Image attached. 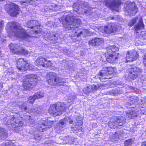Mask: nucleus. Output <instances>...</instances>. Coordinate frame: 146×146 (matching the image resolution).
<instances>
[{"mask_svg":"<svg viewBox=\"0 0 146 146\" xmlns=\"http://www.w3.org/2000/svg\"><path fill=\"white\" fill-rule=\"evenodd\" d=\"M7 27L11 32L14 33L16 36L28 40L30 36L21 26L17 25L15 22L8 24Z\"/></svg>","mask_w":146,"mask_h":146,"instance_id":"nucleus-1","label":"nucleus"},{"mask_svg":"<svg viewBox=\"0 0 146 146\" xmlns=\"http://www.w3.org/2000/svg\"><path fill=\"white\" fill-rule=\"evenodd\" d=\"M63 27L66 30H74L77 28L81 23L80 19L72 15H67L62 23Z\"/></svg>","mask_w":146,"mask_h":146,"instance_id":"nucleus-2","label":"nucleus"},{"mask_svg":"<svg viewBox=\"0 0 146 146\" xmlns=\"http://www.w3.org/2000/svg\"><path fill=\"white\" fill-rule=\"evenodd\" d=\"M108 56L106 57V61L110 63H112L117 60L119 56V54L115 52L118 50L117 47L115 45L110 46L106 48Z\"/></svg>","mask_w":146,"mask_h":146,"instance_id":"nucleus-3","label":"nucleus"},{"mask_svg":"<svg viewBox=\"0 0 146 146\" xmlns=\"http://www.w3.org/2000/svg\"><path fill=\"white\" fill-rule=\"evenodd\" d=\"M38 81L36 75L32 74L27 75L24 80L23 87L25 90H28L35 86Z\"/></svg>","mask_w":146,"mask_h":146,"instance_id":"nucleus-4","label":"nucleus"},{"mask_svg":"<svg viewBox=\"0 0 146 146\" xmlns=\"http://www.w3.org/2000/svg\"><path fill=\"white\" fill-rule=\"evenodd\" d=\"M65 105L63 103L61 102L52 105L49 109V112L50 114H53L54 117L60 115L62 112L65 110L66 107Z\"/></svg>","mask_w":146,"mask_h":146,"instance_id":"nucleus-5","label":"nucleus"},{"mask_svg":"<svg viewBox=\"0 0 146 146\" xmlns=\"http://www.w3.org/2000/svg\"><path fill=\"white\" fill-rule=\"evenodd\" d=\"M82 7V6L80 5L79 3L78 2L74 3L73 5V8L75 11L86 14L87 16L91 15L94 18H96V15L95 13H93V9L92 8L87 7H84V8Z\"/></svg>","mask_w":146,"mask_h":146,"instance_id":"nucleus-6","label":"nucleus"},{"mask_svg":"<svg viewBox=\"0 0 146 146\" xmlns=\"http://www.w3.org/2000/svg\"><path fill=\"white\" fill-rule=\"evenodd\" d=\"M128 74L125 77L129 80H132L137 78L142 72V70L137 67L129 68L127 71Z\"/></svg>","mask_w":146,"mask_h":146,"instance_id":"nucleus-7","label":"nucleus"},{"mask_svg":"<svg viewBox=\"0 0 146 146\" xmlns=\"http://www.w3.org/2000/svg\"><path fill=\"white\" fill-rule=\"evenodd\" d=\"M47 80L50 85H55L60 83L62 85L65 82L64 80L58 76L56 73L50 72L47 75Z\"/></svg>","mask_w":146,"mask_h":146,"instance_id":"nucleus-8","label":"nucleus"},{"mask_svg":"<svg viewBox=\"0 0 146 146\" xmlns=\"http://www.w3.org/2000/svg\"><path fill=\"white\" fill-rule=\"evenodd\" d=\"M124 10L125 12H127L129 15L132 16L137 12L138 9L135 3L128 1L124 4Z\"/></svg>","mask_w":146,"mask_h":146,"instance_id":"nucleus-9","label":"nucleus"},{"mask_svg":"<svg viewBox=\"0 0 146 146\" xmlns=\"http://www.w3.org/2000/svg\"><path fill=\"white\" fill-rule=\"evenodd\" d=\"M5 9L11 16H15L18 14L19 8L18 6L13 3L7 4L5 6Z\"/></svg>","mask_w":146,"mask_h":146,"instance_id":"nucleus-10","label":"nucleus"},{"mask_svg":"<svg viewBox=\"0 0 146 146\" xmlns=\"http://www.w3.org/2000/svg\"><path fill=\"white\" fill-rule=\"evenodd\" d=\"M11 51L13 53L17 54H27V51L23 48L20 44L10 43L9 45Z\"/></svg>","mask_w":146,"mask_h":146,"instance_id":"nucleus-11","label":"nucleus"},{"mask_svg":"<svg viewBox=\"0 0 146 146\" xmlns=\"http://www.w3.org/2000/svg\"><path fill=\"white\" fill-rule=\"evenodd\" d=\"M114 71L112 67H104L99 72V76H100L99 78L101 80L110 78H111L110 76L113 73Z\"/></svg>","mask_w":146,"mask_h":146,"instance_id":"nucleus-12","label":"nucleus"},{"mask_svg":"<svg viewBox=\"0 0 146 146\" xmlns=\"http://www.w3.org/2000/svg\"><path fill=\"white\" fill-rule=\"evenodd\" d=\"M27 26L28 28L32 29V31H31V34H38L40 32V30L39 28L40 25L37 21L32 20L28 21L27 23Z\"/></svg>","mask_w":146,"mask_h":146,"instance_id":"nucleus-13","label":"nucleus"},{"mask_svg":"<svg viewBox=\"0 0 146 146\" xmlns=\"http://www.w3.org/2000/svg\"><path fill=\"white\" fill-rule=\"evenodd\" d=\"M17 67L20 71H23L27 70H30L31 68L29 66V64L23 58H21L17 61Z\"/></svg>","mask_w":146,"mask_h":146,"instance_id":"nucleus-14","label":"nucleus"},{"mask_svg":"<svg viewBox=\"0 0 146 146\" xmlns=\"http://www.w3.org/2000/svg\"><path fill=\"white\" fill-rule=\"evenodd\" d=\"M99 29L103 33L110 34L116 31L117 30V28L115 24H109L107 26L100 28Z\"/></svg>","mask_w":146,"mask_h":146,"instance_id":"nucleus-15","label":"nucleus"},{"mask_svg":"<svg viewBox=\"0 0 146 146\" xmlns=\"http://www.w3.org/2000/svg\"><path fill=\"white\" fill-rule=\"evenodd\" d=\"M105 3L107 6L112 10L118 11L120 4L119 1L115 0H107L105 1Z\"/></svg>","mask_w":146,"mask_h":146,"instance_id":"nucleus-16","label":"nucleus"},{"mask_svg":"<svg viewBox=\"0 0 146 146\" xmlns=\"http://www.w3.org/2000/svg\"><path fill=\"white\" fill-rule=\"evenodd\" d=\"M138 57L139 55L136 51L128 52L126 54V60L127 62H132L136 60Z\"/></svg>","mask_w":146,"mask_h":146,"instance_id":"nucleus-17","label":"nucleus"},{"mask_svg":"<svg viewBox=\"0 0 146 146\" xmlns=\"http://www.w3.org/2000/svg\"><path fill=\"white\" fill-rule=\"evenodd\" d=\"M26 103L24 102L22 103V104L19 106V107L22 111H24L26 112L31 113L33 112L35 113H39V111L38 110L37 108H32L31 109H29L27 107Z\"/></svg>","mask_w":146,"mask_h":146,"instance_id":"nucleus-18","label":"nucleus"},{"mask_svg":"<svg viewBox=\"0 0 146 146\" xmlns=\"http://www.w3.org/2000/svg\"><path fill=\"white\" fill-rule=\"evenodd\" d=\"M102 86L99 84L88 86L83 89V91L86 94H88L91 92L99 89H101Z\"/></svg>","mask_w":146,"mask_h":146,"instance_id":"nucleus-19","label":"nucleus"},{"mask_svg":"<svg viewBox=\"0 0 146 146\" xmlns=\"http://www.w3.org/2000/svg\"><path fill=\"white\" fill-rule=\"evenodd\" d=\"M15 1H19L20 4H23L24 3L30 4L34 6L38 5L40 0H14ZM25 5L26 4H24Z\"/></svg>","mask_w":146,"mask_h":146,"instance_id":"nucleus-20","label":"nucleus"},{"mask_svg":"<svg viewBox=\"0 0 146 146\" xmlns=\"http://www.w3.org/2000/svg\"><path fill=\"white\" fill-rule=\"evenodd\" d=\"M144 26L142 17L140 18L137 24L135 26V31L137 33H139L140 31L144 28Z\"/></svg>","mask_w":146,"mask_h":146,"instance_id":"nucleus-21","label":"nucleus"},{"mask_svg":"<svg viewBox=\"0 0 146 146\" xmlns=\"http://www.w3.org/2000/svg\"><path fill=\"white\" fill-rule=\"evenodd\" d=\"M104 40L102 38H96L90 41L88 43L90 45H99L102 44L104 42Z\"/></svg>","mask_w":146,"mask_h":146,"instance_id":"nucleus-22","label":"nucleus"},{"mask_svg":"<svg viewBox=\"0 0 146 146\" xmlns=\"http://www.w3.org/2000/svg\"><path fill=\"white\" fill-rule=\"evenodd\" d=\"M16 115H14L11 118V120L13 121L16 123L15 125L18 126H21L23 125V122L21 121L20 119L17 118L19 115V113H15Z\"/></svg>","mask_w":146,"mask_h":146,"instance_id":"nucleus-23","label":"nucleus"},{"mask_svg":"<svg viewBox=\"0 0 146 146\" xmlns=\"http://www.w3.org/2000/svg\"><path fill=\"white\" fill-rule=\"evenodd\" d=\"M88 30L86 29H84L82 30H77V31L74 32L75 33L74 35H76L77 37L81 36H83L86 35H88Z\"/></svg>","mask_w":146,"mask_h":146,"instance_id":"nucleus-24","label":"nucleus"},{"mask_svg":"<svg viewBox=\"0 0 146 146\" xmlns=\"http://www.w3.org/2000/svg\"><path fill=\"white\" fill-rule=\"evenodd\" d=\"M117 119H116L115 117L111 118L109 122L108 123L109 127L111 129H113L114 127H116L118 126L116 120Z\"/></svg>","mask_w":146,"mask_h":146,"instance_id":"nucleus-25","label":"nucleus"},{"mask_svg":"<svg viewBox=\"0 0 146 146\" xmlns=\"http://www.w3.org/2000/svg\"><path fill=\"white\" fill-rule=\"evenodd\" d=\"M138 115V113L135 111H129L126 113V116L129 119L133 118L136 117Z\"/></svg>","mask_w":146,"mask_h":146,"instance_id":"nucleus-26","label":"nucleus"},{"mask_svg":"<svg viewBox=\"0 0 146 146\" xmlns=\"http://www.w3.org/2000/svg\"><path fill=\"white\" fill-rule=\"evenodd\" d=\"M45 60V58L42 57H38L36 60L35 63L36 66H42L43 67L44 65L43 62L44 60Z\"/></svg>","mask_w":146,"mask_h":146,"instance_id":"nucleus-27","label":"nucleus"},{"mask_svg":"<svg viewBox=\"0 0 146 146\" xmlns=\"http://www.w3.org/2000/svg\"><path fill=\"white\" fill-rule=\"evenodd\" d=\"M116 119H117L116 120L118 126H121L125 123L126 119L123 117H115Z\"/></svg>","mask_w":146,"mask_h":146,"instance_id":"nucleus-28","label":"nucleus"},{"mask_svg":"<svg viewBox=\"0 0 146 146\" xmlns=\"http://www.w3.org/2000/svg\"><path fill=\"white\" fill-rule=\"evenodd\" d=\"M7 133L4 129L0 127V139L5 138L7 136Z\"/></svg>","mask_w":146,"mask_h":146,"instance_id":"nucleus-29","label":"nucleus"},{"mask_svg":"<svg viewBox=\"0 0 146 146\" xmlns=\"http://www.w3.org/2000/svg\"><path fill=\"white\" fill-rule=\"evenodd\" d=\"M110 93L112 94L114 96H117L118 94H121L122 91L119 88H117L116 89L110 91Z\"/></svg>","mask_w":146,"mask_h":146,"instance_id":"nucleus-30","label":"nucleus"},{"mask_svg":"<svg viewBox=\"0 0 146 146\" xmlns=\"http://www.w3.org/2000/svg\"><path fill=\"white\" fill-rule=\"evenodd\" d=\"M49 123V125H46L44 123H42V124L41 125V128H42V130H43L44 129L46 128H50L52 125L53 123V121H49L48 122Z\"/></svg>","mask_w":146,"mask_h":146,"instance_id":"nucleus-31","label":"nucleus"},{"mask_svg":"<svg viewBox=\"0 0 146 146\" xmlns=\"http://www.w3.org/2000/svg\"><path fill=\"white\" fill-rule=\"evenodd\" d=\"M44 96V93L41 92L36 93L33 95V97L35 98L36 99L41 98Z\"/></svg>","mask_w":146,"mask_h":146,"instance_id":"nucleus-32","label":"nucleus"},{"mask_svg":"<svg viewBox=\"0 0 146 146\" xmlns=\"http://www.w3.org/2000/svg\"><path fill=\"white\" fill-rule=\"evenodd\" d=\"M134 139H129L125 141L124 144L125 146H130L134 142Z\"/></svg>","mask_w":146,"mask_h":146,"instance_id":"nucleus-33","label":"nucleus"},{"mask_svg":"<svg viewBox=\"0 0 146 146\" xmlns=\"http://www.w3.org/2000/svg\"><path fill=\"white\" fill-rule=\"evenodd\" d=\"M52 39L54 41V42H57V41H56V40L58 39L59 38V34L58 33H55L53 35V36L52 37Z\"/></svg>","mask_w":146,"mask_h":146,"instance_id":"nucleus-34","label":"nucleus"},{"mask_svg":"<svg viewBox=\"0 0 146 146\" xmlns=\"http://www.w3.org/2000/svg\"><path fill=\"white\" fill-rule=\"evenodd\" d=\"M138 19V17H137L134 18L128 23V25L130 27L132 26L137 22V20Z\"/></svg>","mask_w":146,"mask_h":146,"instance_id":"nucleus-35","label":"nucleus"},{"mask_svg":"<svg viewBox=\"0 0 146 146\" xmlns=\"http://www.w3.org/2000/svg\"><path fill=\"white\" fill-rule=\"evenodd\" d=\"M36 100L35 98L33 97V96H30L28 99V101L29 103L31 104H33L35 100Z\"/></svg>","mask_w":146,"mask_h":146,"instance_id":"nucleus-36","label":"nucleus"},{"mask_svg":"<svg viewBox=\"0 0 146 146\" xmlns=\"http://www.w3.org/2000/svg\"><path fill=\"white\" fill-rule=\"evenodd\" d=\"M27 119L28 120V121L30 125L34 123V121L30 116L28 117V118H27Z\"/></svg>","mask_w":146,"mask_h":146,"instance_id":"nucleus-37","label":"nucleus"},{"mask_svg":"<svg viewBox=\"0 0 146 146\" xmlns=\"http://www.w3.org/2000/svg\"><path fill=\"white\" fill-rule=\"evenodd\" d=\"M119 138V135H118L117 133H115V134H113L112 135V139L113 140H115Z\"/></svg>","mask_w":146,"mask_h":146,"instance_id":"nucleus-38","label":"nucleus"},{"mask_svg":"<svg viewBox=\"0 0 146 146\" xmlns=\"http://www.w3.org/2000/svg\"><path fill=\"white\" fill-rule=\"evenodd\" d=\"M52 65V63L51 61L50 60L47 61L46 64V65L44 64V65L43 66V67H48L51 66Z\"/></svg>","mask_w":146,"mask_h":146,"instance_id":"nucleus-39","label":"nucleus"},{"mask_svg":"<svg viewBox=\"0 0 146 146\" xmlns=\"http://www.w3.org/2000/svg\"><path fill=\"white\" fill-rule=\"evenodd\" d=\"M80 72L83 74H86V71L85 68H82L80 70Z\"/></svg>","mask_w":146,"mask_h":146,"instance_id":"nucleus-40","label":"nucleus"},{"mask_svg":"<svg viewBox=\"0 0 146 146\" xmlns=\"http://www.w3.org/2000/svg\"><path fill=\"white\" fill-rule=\"evenodd\" d=\"M66 119H62L60 120L59 121V123L62 125H63L65 124L66 123Z\"/></svg>","mask_w":146,"mask_h":146,"instance_id":"nucleus-41","label":"nucleus"},{"mask_svg":"<svg viewBox=\"0 0 146 146\" xmlns=\"http://www.w3.org/2000/svg\"><path fill=\"white\" fill-rule=\"evenodd\" d=\"M7 146H15L14 143L10 141L8 143V144L7 145Z\"/></svg>","mask_w":146,"mask_h":146,"instance_id":"nucleus-42","label":"nucleus"},{"mask_svg":"<svg viewBox=\"0 0 146 146\" xmlns=\"http://www.w3.org/2000/svg\"><path fill=\"white\" fill-rule=\"evenodd\" d=\"M143 62L145 66L146 67V59H143Z\"/></svg>","mask_w":146,"mask_h":146,"instance_id":"nucleus-43","label":"nucleus"},{"mask_svg":"<svg viewBox=\"0 0 146 146\" xmlns=\"http://www.w3.org/2000/svg\"><path fill=\"white\" fill-rule=\"evenodd\" d=\"M141 146H146V141L143 142Z\"/></svg>","mask_w":146,"mask_h":146,"instance_id":"nucleus-44","label":"nucleus"},{"mask_svg":"<svg viewBox=\"0 0 146 146\" xmlns=\"http://www.w3.org/2000/svg\"><path fill=\"white\" fill-rule=\"evenodd\" d=\"M73 121H74L72 120V119H69V123L70 124H72Z\"/></svg>","mask_w":146,"mask_h":146,"instance_id":"nucleus-45","label":"nucleus"},{"mask_svg":"<svg viewBox=\"0 0 146 146\" xmlns=\"http://www.w3.org/2000/svg\"><path fill=\"white\" fill-rule=\"evenodd\" d=\"M47 60H46L45 58V60H44V62H43V63L44 64H45V65H46V63L47 62Z\"/></svg>","mask_w":146,"mask_h":146,"instance_id":"nucleus-46","label":"nucleus"},{"mask_svg":"<svg viewBox=\"0 0 146 146\" xmlns=\"http://www.w3.org/2000/svg\"><path fill=\"white\" fill-rule=\"evenodd\" d=\"M71 128L72 129V130H76V128H74L73 127H72V126L71 127Z\"/></svg>","mask_w":146,"mask_h":146,"instance_id":"nucleus-47","label":"nucleus"},{"mask_svg":"<svg viewBox=\"0 0 146 146\" xmlns=\"http://www.w3.org/2000/svg\"><path fill=\"white\" fill-rule=\"evenodd\" d=\"M143 58L146 59V53L145 54Z\"/></svg>","mask_w":146,"mask_h":146,"instance_id":"nucleus-48","label":"nucleus"},{"mask_svg":"<svg viewBox=\"0 0 146 146\" xmlns=\"http://www.w3.org/2000/svg\"><path fill=\"white\" fill-rule=\"evenodd\" d=\"M114 18H115V17H111V19H114Z\"/></svg>","mask_w":146,"mask_h":146,"instance_id":"nucleus-49","label":"nucleus"},{"mask_svg":"<svg viewBox=\"0 0 146 146\" xmlns=\"http://www.w3.org/2000/svg\"><path fill=\"white\" fill-rule=\"evenodd\" d=\"M130 104L129 105H131V103H130Z\"/></svg>","mask_w":146,"mask_h":146,"instance_id":"nucleus-50","label":"nucleus"},{"mask_svg":"<svg viewBox=\"0 0 146 146\" xmlns=\"http://www.w3.org/2000/svg\"><path fill=\"white\" fill-rule=\"evenodd\" d=\"M78 117H76V116L75 117H76V118Z\"/></svg>","mask_w":146,"mask_h":146,"instance_id":"nucleus-51","label":"nucleus"},{"mask_svg":"<svg viewBox=\"0 0 146 146\" xmlns=\"http://www.w3.org/2000/svg\"><path fill=\"white\" fill-rule=\"evenodd\" d=\"M47 35H49V33H48V34H47Z\"/></svg>","mask_w":146,"mask_h":146,"instance_id":"nucleus-52","label":"nucleus"},{"mask_svg":"<svg viewBox=\"0 0 146 146\" xmlns=\"http://www.w3.org/2000/svg\"><path fill=\"white\" fill-rule=\"evenodd\" d=\"M70 67H72V66H70Z\"/></svg>","mask_w":146,"mask_h":146,"instance_id":"nucleus-53","label":"nucleus"},{"mask_svg":"<svg viewBox=\"0 0 146 146\" xmlns=\"http://www.w3.org/2000/svg\"><path fill=\"white\" fill-rule=\"evenodd\" d=\"M76 124V125H77V124Z\"/></svg>","mask_w":146,"mask_h":146,"instance_id":"nucleus-54","label":"nucleus"}]
</instances>
